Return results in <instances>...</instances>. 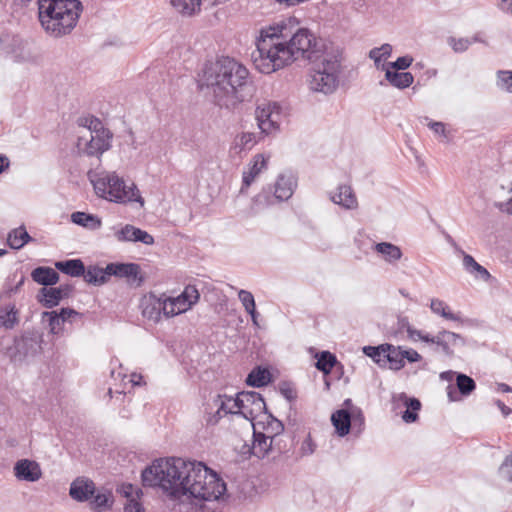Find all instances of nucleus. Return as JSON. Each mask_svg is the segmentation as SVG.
Instances as JSON below:
<instances>
[{"instance_id":"680f3d73","label":"nucleus","mask_w":512,"mask_h":512,"mask_svg":"<svg viewBox=\"0 0 512 512\" xmlns=\"http://www.w3.org/2000/svg\"><path fill=\"white\" fill-rule=\"evenodd\" d=\"M316 444L313 442L310 434L303 440L300 452L303 456L311 455L315 452Z\"/></svg>"},{"instance_id":"49530a36","label":"nucleus","mask_w":512,"mask_h":512,"mask_svg":"<svg viewBox=\"0 0 512 512\" xmlns=\"http://www.w3.org/2000/svg\"><path fill=\"white\" fill-rule=\"evenodd\" d=\"M497 475L500 481L512 486V452L505 457L499 466Z\"/></svg>"},{"instance_id":"5701e85b","label":"nucleus","mask_w":512,"mask_h":512,"mask_svg":"<svg viewBox=\"0 0 512 512\" xmlns=\"http://www.w3.org/2000/svg\"><path fill=\"white\" fill-rule=\"evenodd\" d=\"M200 294L198 289L193 285H187L182 293L177 297H173L177 308L181 313L189 310L194 304L198 302Z\"/></svg>"},{"instance_id":"37998d69","label":"nucleus","mask_w":512,"mask_h":512,"mask_svg":"<svg viewBox=\"0 0 512 512\" xmlns=\"http://www.w3.org/2000/svg\"><path fill=\"white\" fill-rule=\"evenodd\" d=\"M233 401L234 399L232 397L218 395L209 406H211V408H217L224 416L227 414H238V410L235 411V407L232 405Z\"/></svg>"},{"instance_id":"4d7b16f0","label":"nucleus","mask_w":512,"mask_h":512,"mask_svg":"<svg viewBox=\"0 0 512 512\" xmlns=\"http://www.w3.org/2000/svg\"><path fill=\"white\" fill-rule=\"evenodd\" d=\"M449 43L455 52L461 53V52L466 51L469 48V46L472 44V41L468 38H460V39L450 38Z\"/></svg>"},{"instance_id":"c756f323","label":"nucleus","mask_w":512,"mask_h":512,"mask_svg":"<svg viewBox=\"0 0 512 512\" xmlns=\"http://www.w3.org/2000/svg\"><path fill=\"white\" fill-rule=\"evenodd\" d=\"M385 80L389 82V84L393 87L398 89H405L413 83L414 77L410 72H398L386 68Z\"/></svg>"},{"instance_id":"cd10ccee","label":"nucleus","mask_w":512,"mask_h":512,"mask_svg":"<svg viewBox=\"0 0 512 512\" xmlns=\"http://www.w3.org/2000/svg\"><path fill=\"white\" fill-rule=\"evenodd\" d=\"M351 413L346 409H340L331 415V422L340 437L346 436L351 428Z\"/></svg>"},{"instance_id":"f3484780","label":"nucleus","mask_w":512,"mask_h":512,"mask_svg":"<svg viewBox=\"0 0 512 512\" xmlns=\"http://www.w3.org/2000/svg\"><path fill=\"white\" fill-rule=\"evenodd\" d=\"M14 474L19 480L35 482L41 478L42 471L40 465L36 461L21 459L14 465Z\"/></svg>"},{"instance_id":"13d9d810","label":"nucleus","mask_w":512,"mask_h":512,"mask_svg":"<svg viewBox=\"0 0 512 512\" xmlns=\"http://www.w3.org/2000/svg\"><path fill=\"white\" fill-rule=\"evenodd\" d=\"M279 390L281 395L289 402L294 401L297 397L295 388L288 382L280 383Z\"/></svg>"},{"instance_id":"c9c22d12","label":"nucleus","mask_w":512,"mask_h":512,"mask_svg":"<svg viewBox=\"0 0 512 512\" xmlns=\"http://www.w3.org/2000/svg\"><path fill=\"white\" fill-rule=\"evenodd\" d=\"M375 251L381 254L385 261L393 264L401 259L402 251L401 249L389 242H381L375 245Z\"/></svg>"},{"instance_id":"393cba45","label":"nucleus","mask_w":512,"mask_h":512,"mask_svg":"<svg viewBox=\"0 0 512 512\" xmlns=\"http://www.w3.org/2000/svg\"><path fill=\"white\" fill-rule=\"evenodd\" d=\"M31 278L37 284L47 287L59 281V274L51 267L39 266L32 270Z\"/></svg>"},{"instance_id":"603ef678","label":"nucleus","mask_w":512,"mask_h":512,"mask_svg":"<svg viewBox=\"0 0 512 512\" xmlns=\"http://www.w3.org/2000/svg\"><path fill=\"white\" fill-rule=\"evenodd\" d=\"M25 282V277L22 276L20 280L14 285H6L0 292V301L9 300L14 294H16Z\"/></svg>"},{"instance_id":"e2e57ef3","label":"nucleus","mask_w":512,"mask_h":512,"mask_svg":"<svg viewBox=\"0 0 512 512\" xmlns=\"http://www.w3.org/2000/svg\"><path fill=\"white\" fill-rule=\"evenodd\" d=\"M403 361L407 360L410 363L418 362L422 359V356L414 349H402Z\"/></svg>"},{"instance_id":"de8ad7c7","label":"nucleus","mask_w":512,"mask_h":512,"mask_svg":"<svg viewBox=\"0 0 512 512\" xmlns=\"http://www.w3.org/2000/svg\"><path fill=\"white\" fill-rule=\"evenodd\" d=\"M160 298L162 304V315L168 318L181 314V312L178 311L179 309L177 308V305L175 304L174 299L172 297H167L165 294H162Z\"/></svg>"},{"instance_id":"4468645a","label":"nucleus","mask_w":512,"mask_h":512,"mask_svg":"<svg viewBox=\"0 0 512 512\" xmlns=\"http://www.w3.org/2000/svg\"><path fill=\"white\" fill-rule=\"evenodd\" d=\"M113 134L110 130H102L99 134L91 135L89 141H86L83 149L88 156H101L105 151L111 148Z\"/></svg>"},{"instance_id":"dca6fc26","label":"nucleus","mask_w":512,"mask_h":512,"mask_svg":"<svg viewBox=\"0 0 512 512\" xmlns=\"http://www.w3.org/2000/svg\"><path fill=\"white\" fill-rule=\"evenodd\" d=\"M269 156L264 154H256L248 166V170L243 172L242 187L240 193L245 190L254 182V180L267 169Z\"/></svg>"},{"instance_id":"052dcab7","label":"nucleus","mask_w":512,"mask_h":512,"mask_svg":"<svg viewBox=\"0 0 512 512\" xmlns=\"http://www.w3.org/2000/svg\"><path fill=\"white\" fill-rule=\"evenodd\" d=\"M238 298L240 302L242 303L244 309L245 308H253V304H255L254 296L251 292L247 290H239L238 292Z\"/></svg>"},{"instance_id":"b1692460","label":"nucleus","mask_w":512,"mask_h":512,"mask_svg":"<svg viewBox=\"0 0 512 512\" xmlns=\"http://www.w3.org/2000/svg\"><path fill=\"white\" fill-rule=\"evenodd\" d=\"M259 141V138L255 133L242 132L237 134L233 140L231 151L240 155L242 152L250 151Z\"/></svg>"},{"instance_id":"ddd939ff","label":"nucleus","mask_w":512,"mask_h":512,"mask_svg":"<svg viewBox=\"0 0 512 512\" xmlns=\"http://www.w3.org/2000/svg\"><path fill=\"white\" fill-rule=\"evenodd\" d=\"M107 273L109 278L111 276L126 278L129 282H137L138 285L143 281L140 275V266L136 263H109L107 265Z\"/></svg>"},{"instance_id":"bb28decb","label":"nucleus","mask_w":512,"mask_h":512,"mask_svg":"<svg viewBox=\"0 0 512 512\" xmlns=\"http://www.w3.org/2000/svg\"><path fill=\"white\" fill-rule=\"evenodd\" d=\"M89 500L90 508L94 512H108L112 509L114 503V497L109 490L95 492Z\"/></svg>"},{"instance_id":"bf43d9fd","label":"nucleus","mask_w":512,"mask_h":512,"mask_svg":"<svg viewBox=\"0 0 512 512\" xmlns=\"http://www.w3.org/2000/svg\"><path fill=\"white\" fill-rule=\"evenodd\" d=\"M134 233H135V235H134L133 242H141L145 245L154 244V238L148 232L136 227V232H134Z\"/></svg>"},{"instance_id":"6ab92c4d","label":"nucleus","mask_w":512,"mask_h":512,"mask_svg":"<svg viewBox=\"0 0 512 512\" xmlns=\"http://www.w3.org/2000/svg\"><path fill=\"white\" fill-rule=\"evenodd\" d=\"M393 402L403 405L406 410L402 414L405 423H413L418 419V412L421 409V402L415 397H409L406 393H399L393 396Z\"/></svg>"},{"instance_id":"4c0bfd02","label":"nucleus","mask_w":512,"mask_h":512,"mask_svg":"<svg viewBox=\"0 0 512 512\" xmlns=\"http://www.w3.org/2000/svg\"><path fill=\"white\" fill-rule=\"evenodd\" d=\"M430 308L433 313L440 315L446 320L454 322H463L460 314L451 312L449 306L440 299H432L430 303Z\"/></svg>"},{"instance_id":"473e14b6","label":"nucleus","mask_w":512,"mask_h":512,"mask_svg":"<svg viewBox=\"0 0 512 512\" xmlns=\"http://www.w3.org/2000/svg\"><path fill=\"white\" fill-rule=\"evenodd\" d=\"M271 381V373L267 368L257 366L248 374L246 384L251 387H263Z\"/></svg>"},{"instance_id":"7c9ffc66","label":"nucleus","mask_w":512,"mask_h":512,"mask_svg":"<svg viewBox=\"0 0 512 512\" xmlns=\"http://www.w3.org/2000/svg\"><path fill=\"white\" fill-rule=\"evenodd\" d=\"M63 299L61 290L57 287H43L37 294V300L46 308H53L57 306Z\"/></svg>"},{"instance_id":"72a5a7b5","label":"nucleus","mask_w":512,"mask_h":512,"mask_svg":"<svg viewBox=\"0 0 512 512\" xmlns=\"http://www.w3.org/2000/svg\"><path fill=\"white\" fill-rule=\"evenodd\" d=\"M71 221L90 230H98L102 225L98 216L80 211L71 214Z\"/></svg>"},{"instance_id":"4be33fe9","label":"nucleus","mask_w":512,"mask_h":512,"mask_svg":"<svg viewBox=\"0 0 512 512\" xmlns=\"http://www.w3.org/2000/svg\"><path fill=\"white\" fill-rule=\"evenodd\" d=\"M161 298L153 293L145 296L141 302L142 315L148 320L159 322L162 316Z\"/></svg>"},{"instance_id":"9d476101","label":"nucleus","mask_w":512,"mask_h":512,"mask_svg":"<svg viewBox=\"0 0 512 512\" xmlns=\"http://www.w3.org/2000/svg\"><path fill=\"white\" fill-rule=\"evenodd\" d=\"M41 344L38 337L32 334H24L14 339V343L8 348V355L12 362L21 363L41 352Z\"/></svg>"},{"instance_id":"09e8293b","label":"nucleus","mask_w":512,"mask_h":512,"mask_svg":"<svg viewBox=\"0 0 512 512\" xmlns=\"http://www.w3.org/2000/svg\"><path fill=\"white\" fill-rule=\"evenodd\" d=\"M80 125H83L88 128V130L90 131V136L94 134H99L102 132V130H108L103 126L102 122L94 116L80 119Z\"/></svg>"},{"instance_id":"9b49d317","label":"nucleus","mask_w":512,"mask_h":512,"mask_svg":"<svg viewBox=\"0 0 512 512\" xmlns=\"http://www.w3.org/2000/svg\"><path fill=\"white\" fill-rule=\"evenodd\" d=\"M340 80L329 74L323 75L319 70L310 69L308 86L313 92L323 95H331L335 93L339 87Z\"/></svg>"},{"instance_id":"0e129e2a","label":"nucleus","mask_w":512,"mask_h":512,"mask_svg":"<svg viewBox=\"0 0 512 512\" xmlns=\"http://www.w3.org/2000/svg\"><path fill=\"white\" fill-rule=\"evenodd\" d=\"M426 121H428L427 125L428 127L437 135L446 137V129L445 125L442 122H435V121H429L428 118H425Z\"/></svg>"},{"instance_id":"412c9836","label":"nucleus","mask_w":512,"mask_h":512,"mask_svg":"<svg viewBox=\"0 0 512 512\" xmlns=\"http://www.w3.org/2000/svg\"><path fill=\"white\" fill-rule=\"evenodd\" d=\"M19 310L10 301H0V327L12 330L19 324Z\"/></svg>"},{"instance_id":"338daca9","label":"nucleus","mask_w":512,"mask_h":512,"mask_svg":"<svg viewBox=\"0 0 512 512\" xmlns=\"http://www.w3.org/2000/svg\"><path fill=\"white\" fill-rule=\"evenodd\" d=\"M268 416L272 419L270 426L272 428V431L275 433L274 436L276 437L278 434H280L284 430V425L281 421L274 418L271 414H269Z\"/></svg>"},{"instance_id":"a19ab883","label":"nucleus","mask_w":512,"mask_h":512,"mask_svg":"<svg viewBox=\"0 0 512 512\" xmlns=\"http://www.w3.org/2000/svg\"><path fill=\"white\" fill-rule=\"evenodd\" d=\"M316 368L324 374H329L337 363L336 356L329 351H322L316 355Z\"/></svg>"},{"instance_id":"5fc2aeb1","label":"nucleus","mask_w":512,"mask_h":512,"mask_svg":"<svg viewBox=\"0 0 512 512\" xmlns=\"http://www.w3.org/2000/svg\"><path fill=\"white\" fill-rule=\"evenodd\" d=\"M384 350H385V347H383V344L379 345L377 347L365 346L363 348L364 353L379 364L381 362H383Z\"/></svg>"},{"instance_id":"6e6552de","label":"nucleus","mask_w":512,"mask_h":512,"mask_svg":"<svg viewBox=\"0 0 512 512\" xmlns=\"http://www.w3.org/2000/svg\"><path fill=\"white\" fill-rule=\"evenodd\" d=\"M281 106L277 102L263 101L255 109V119L263 135H271L280 130Z\"/></svg>"},{"instance_id":"1a4fd4ad","label":"nucleus","mask_w":512,"mask_h":512,"mask_svg":"<svg viewBox=\"0 0 512 512\" xmlns=\"http://www.w3.org/2000/svg\"><path fill=\"white\" fill-rule=\"evenodd\" d=\"M232 405L233 407H237L238 414L251 421L262 413H267V407L263 397L260 393L255 391L239 392Z\"/></svg>"},{"instance_id":"79ce46f5","label":"nucleus","mask_w":512,"mask_h":512,"mask_svg":"<svg viewBox=\"0 0 512 512\" xmlns=\"http://www.w3.org/2000/svg\"><path fill=\"white\" fill-rule=\"evenodd\" d=\"M43 322H47L49 330L52 334H59L63 330L64 322L61 317L58 316L57 311H44L41 314Z\"/></svg>"},{"instance_id":"7ed1b4c3","label":"nucleus","mask_w":512,"mask_h":512,"mask_svg":"<svg viewBox=\"0 0 512 512\" xmlns=\"http://www.w3.org/2000/svg\"><path fill=\"white\" fill-rule=\"evenodd\" d=\"M201 81L212 90L215 104L229 110L249 101L255 93L248 69L230 57L206 64Z\"/></svg>"},{"instance_id":"2eb2a0df","label":"nucleus","mask_w":512,"mask_h":512,"mask_svg":"<svg viewBox=\"0 0 512 512\" xmlns=\"http://www.w3.org/2000/svg\"><path fill=\"white\" fill-rule=\"evenodd\" d=\"M465 344L466 341L460 334L448 330L439 331L436 335V350L440 349L448 357L454 355V347L465 346Z\"/></svg>"},{"instance_id":"864d4df0","label":"nucleus","mask_w":512,"mask_h":512,"mask_svg":"<svg viewBox=\"0 0 512 512\" xmlns=\"http://www.w3.org/2000/svg\"><path fill=\"white\" fill-rule=\"evenodd\" d=\"M498 86L512 93V71H498Z\"/></svg>"},{"instance_id":"e433bc0d","label":"nucleus","mask_w":512,"mask_h":512,"mask_svg":"<svg viewBox=\"0 0 512 512\" xmlns=\"http://www.w3.org/2000/svg\"><path fill=\"white\" fill-rule=\"evenodd\" d=\"M29 241H32V238L24 226L13 229L7 238L8 245L15 250L21 249Z\"/></svg>"},{"instance_id":"3c124183","label":"nucleus","mask_w":512,"mask_h":512,"mask_svg":"<svg viewBox=\"0 0 512 512\" xmlns=\"http://www.w3.org/2000/svg\"><path fill=\"white\" fill-rule=\"evenodd\" d=\"M134 232H136V227L130 224H126L115 233V237L120 242H133L135 235Z\"/></svg>"},{"instance_id":"423d86ee","label":"nucleus","mask_w":512,"mask_h":512,"mask_svg":"<svg viewBox=\"0 0 512 512\" xmlns=\"http://www.w3.org/2000/svg\"><path fill=\"white\" fill-rule=\"evenodd\" d=\"M296 179L292 174H280L274 186H265L253 198L252 210L256 213L260 209L290 199L296 188Z\"/></svg>"},{"instance_id":"2f4dec72","label":"nucleus","mask_w":512,"mask_h":512,"mask_svg":"<svg viewBox=\"0 0 512 512\" xmlns=\"http://www.w3.org/2000/svg\"><path fill=\"white\" fill-rule=\"evenodd\" d=\"M55 268L71 277H80L85 273V266L81 259H69L55 262Z\"/></svg>"},{"instance_id":"69168bd1","label":"nucleus","mask_w":512,"mask_h":512,"mask_svg":"<svg viewBox=\"0 0 512 512\" xmlns=\"http://www.w3.org/2000/svg\"><path fill=\"white\" fill-rule=\"evenodd\" d=\"M215 412L208 413V416L206 418V423L208 425H216L219 420L224 416L220 410L215 408Z\"/></svg>"},{"instance_id":"6e6d98bb","label":"nucleus","mask_w":512,"mask_h":512,"mask_svg":"<svg viewBox=\"0 0 512 512\" xmlns=\"http://www.w3.org/2000/svg\"><path fill=\"white\" fill-rule=\"evenodd\" d=\"M412 62H413V58L411 56L406 55V56L398 57L396 59V61H394V62L388 63L387 68L394 69L396 71H399V70L403 71V70L409 68L410 65L412 64Z\"/></svg>"},{"instance_id":"f8f14e48","label":"nucleus","mask_w":512,"mask_h":512,"mask_svg":"<svg viewBox=\"0 0 512 512\" xmlns=\"http://www.w3.org/2000/svg\"><path fill=\"white\" fill-rule=\"evenodd\" d=\"M117 493L127 499L124 505V512H145V509L140 502L143 496V491L139 487H135L130 483H122L116 489Z\"/></svg>"},{"instance_id":"aec40b11","label":"nucleus","mask_w":512,"mask_h":512,"mask_svg":"<svg viewBox=\"0 0 512 512\" xmlns=\"http://www.w3.org/2000/svg\"><path fill=\"white\" fill-rule=\"evenodd\" d=\"M330 200L347 210H353L358 207L356 195L349 185H339L337 192L330 195Z\"/></svg>"},{"instance_id":"39448f33","label":"nucleus","mask_w":512,"mask_h":512,"mask_svg":"<svg viewBox=\"0 0 512 512\" xmlns=\"http://www.w3.org/2000/svg\"><path fill=\"white\" fill-rule=\"evenodd\" d=\"M88 180L93 185L97 196L115 203L138 202L144 205V200L134 183L127 186L115 172L89 170Z\"/></svg>"},{"instance_id":"a211bd4d","label":"nucleus","mask_w":512,"mask_h":512,"mask_svg":"<svg viewBox=\"0 0 512 512\" xmlns=\"http://www.w3.org/2000/svg\"><path fill=\"white\" fill-rule=\"evenodd\" d=\"M96 492L95 483L86 477L76 478L70 485V496L78 501L85 502L91 499Z\"/></svg>"},{"instance_id":"f257e3e1","label":"nucleus","mask_w":512,"mask_h":512,"mask_svg":"<svg viewBox=\"0 0 512 512\" xmlns=\"http://www.w3.org/2000/svg\"><path fill=\"white\" fill-rule=\"evenodd\" d=\"M145 487H159L171 498L189 496L203 501L219 499L225 482L202 462L182 458L157 459L141 474Z\"/></svg>"},{"instance_id":"8fccbe9b","label":"nucleus","mask_w":512,"mask_h":512,"mask_svg":"<svg viewBox=\"0 0 512 512\" xmlns=\"http://www.w3.org/2000/svg\"><path fill=\"white\" fill-rule=\"evenodd\" d=\"M449 241L451 242V244L456 248L457 251H459L462 255H463V266L464 268L471 274H474L475 273V269H478L479 268V263H477L475 261V259L469 255V254H466L463 250H461L460 248H458L455 244V242L451 239V237L449 236Z\"/></svg>"},{"instance_id":"58836bf2","label":"nucleus","mask_w":512,"mask_h":512,"mask_svg":"<svg viewBox=\"0 0 512 512\" xmlns=\"http://www.w3.org/2000/svg\"><path fill=\"white\" fill-rule=\"evenodd\" d=\"M391 53H392V46L388 43H385V44L381 45L380 47H375V48L371 49L369 52V58L374 60V63L378 69L380 68L382 70H385L387 68V65L386 64L380 65L381 60L388 59L391 56Z\"/></svg>"},{"instance_id":"c85d7f7f","label":"nucleus","mask_w":512,"mask_h":512,"mask_svg":"<svg viewBox=\"0 0 512 512\" xmlns=\"http://www.w3.org/2000/svg\"><path fill=\"white\" fill-rule=\"evenodd\" d=\"M385 347L383 362H388L390 369L400 370L404 367L402 347H395L392 344H383Z\"/></svg>"},{"instance_id":"20e7f679","label":"nucleus","mask_w":512,"mask_h":512,"mask_svg":"<svg viewBox=\"0 0 512 512\" xmlns=\"http://www.w3.org/2000/svg\"><path fill=\"white\" fill-rule=\"evenodd\" d=\"M37 3L41 26L53 37L71 33L83 10L79 0H37Z\"/></svg>"},{"instance_id":"a878e982","label":"nucleus","mask_w":512,"mask_h":512,"mask_svg":"<svg viewBox=\"0 0 512 512\" xmlns=\"http://www.w3.org/2000/svg\"><path fill=\"white\" fill-rule=\"evenodd\" d=\"M253 438L252 454L258 458H264L272 449L275 436H267L264 433L254 431Z\"/></svg>"},{"instance_id":"f704fd0d","label":"nucleus","mask_w":512,"mask_h":512,"mask_svg":"<svg viewBox=\"0 0 512 512\" xmlns=\"http://www.w3.org/2000/svg\"><path fill=\"white\" fill-rule=\"evenodd\" d=\"M82 276L86 282L95 286H100L109 280L107 266L105 268L89 266L87 269L85 268V273Z\"/></svg>"},{"instance_id":"ea45409f","label":"nucleus","mask_w":512,"mask_h":512,"mask_svg":"<svg viewBox=\"0 0 512 512\" xmlns=\"http://www.w3.org/2000/svg\"><path fill=\"white\" fill-rule=\"evenodd\" d=\"M171 4L182 15L191 16L200 11L201 0H171Z\"/></svg>"},{"instance_id":"a18cd8bd","label":"nucleus","mask_w":512,"mask_h":512,"mask_svg":"<svg viewBox=\"0 0 512 512\" xmlns=\"http://www.w3.org/2000/svg\"><path fill=\"white\" fill-rule=\"evenodd\" d=\"M15 49L11 51V58L16 63L28 62L32 59L31 53L25 48L21 40H14Z\"/></svg>"},{"instance_id":"774afa93","label":"nucleus","mask_w":512,"mask_h":512,"mask_svg":"<svg viewBox=\"0 0 512 512\" xmlns=\"http://www.w3.org/2000/svg\"><path fill=\"white\" fill-rule=\"evenodd\" d=\"M78 315V312L72 308H61L58 312V316L62 318L65 323L71 316Z\"/></svg>"},{"instance_id":"0eeeda50","label":"nucleus","mask_w":512,"mask_h":512,"mask_svg":"<svg viewBox=\"0 0 512 512\" xmlns=\"http://www.w3.org/2000/svg\"><path fill=\"white\" fill-rule=\"evenodd\" d=\"M309 62L312 65L311 69L319 70L323 75L329 74L340 80L343 72V54L339 48L325 46Z\"/></svg>"},{"instance_id":"f03ea898","label":"nucleus","mask_w":512,"mask_h":512,"mask_svg":"<svg viewBox=\"0 0 512 512\" xmlns=\"http://www.w3.org/2000/svg\"><path fill=\"white\" fill-rule=\"evenodd\" d=\"M324 47L322 40L290 17L261 29L251 58L257 70L270 74L299 59L310 61Z\"/></svg>"},{"instance_id":"c03bdc74","label":"nucleus","mask_w":512,"mask_h":512,"mask_svg":"<svg viewBox=\"0 0 512 512\" xmlns=\"http://www.w3.org/2000/svg\"><path fill=\"white\" fill-rule=\"evenodd\" d=\"M456 386L459 393L463 396L469 395L476 388L475 381L471 377L462 373H457L456 375Z\"/></svg>"}]
</instances>
